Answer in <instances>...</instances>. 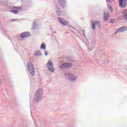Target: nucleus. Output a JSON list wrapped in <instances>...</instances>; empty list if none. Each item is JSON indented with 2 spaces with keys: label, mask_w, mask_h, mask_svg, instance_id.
<instances>
[{
  "label": "nucleus",
  "mask_w": 127,
  "mask_h": 127,
  "mask_svg": "<svg viewBox=\"0 0 127 127\" xmlns=\"http://www.w3.org/2000/svg\"><path fill=\"white\" fill-rule=\"evenodd\" d=\"M43 95V91H42V89H40L37 90L36 93V95L35 96V99L36 102H38L40 98H41V96Z\"/></svg>",
  "instance_id": "nucleus-2"
},
{
  "label": "nucleus",
  "mask_w": 127,
  "mask_h": 127,
  "mask_svg": "<svg viewBox=\"0 0 127 127\" xmlns=\"http://www.w3.org/2000/svg\"><path fill=\"white\" fill-rule=\"evenodd\" d=\"M66 75L67 76V78L69 79V80H71V81H74L75 78L72 74L67 73L66 74Z\"/></svg>",
  "instance_id": "nucleus-11"
},
{
  "label": "nucleus",
  "mask_w": 127,
  "mask_h": 127,
  "mask_svg": "<svg viewBox=\"0 0 127 127\" xmlns=\"http://www.w3.org/2000/svg\"><path fill=\"white\" fill-rule=\"evenodd\" d=\"M27 68L30 74H31L32 76H34L35 74V69L31 63H28Z\"/></svg>",
  "instance_id": "nucleus-1"
},
{
  "label": "nucleus",
  "mask_w": 127,
  "mask_h": 127,
  "mask_svg": "<svg viewBox=\"0 0 127 127\" xmlns=\"http://www.w3.org/2000/svg\"><path fill=\"white\" fill-rule=\"evenodd\" d=\"M58 19H59L60 23L63 24V25H67V24H68V22H67V21H66V20H65L64 18L58 17Z\"/></svg>",
  "instance_id": "nucleus-9"
},
{
  "label": "nucleus",
  "mask_w": 127,
  "mask_h": 127,
  "mask_svg": "<svg viewBox=\"0 0 127 127\" xmlns=\"http://www.w3.org/2000/svg\"><path fill=\"white\" fill-rule=\"evenodd\" d=\"M123 13L124 18H125V19H127V10H124Z\"/></svg>",
  "instance_id": "nucleus-13"
},
{
  "label": "nucleus",
  "mask_w": 127,
  "mask_h": 127,
  "mask_svg": "<svg viewBox=\"0 0 127 127\" xmlns=\"http://www.w3.org/2000/svg\"><path fill=\"white\" fill-rule=\"evenodd\" d=\"M96 26H97L98 28H100V26H101V24L100 23V22L99 21H97L92 23V28H93L94 30H95V28H96Z\"/></svg>",
  "instance_id": "nucleus-8"
},
{
  "label": "nucleus",
  "mask_w": 127,
  "mask_h": 127,
  "mask_svg": "<svg viewBox=\"0 0 127 127\" xmlns=\"http://www.w3.org/2000/svg\"><path fill=\"white\" fill-rule=\"evenodd\" d=\"M14 21H16V19H13L11 20V22H13Z\"/></svg>",
  "instance_id": "nucleus-19"
},
{
  "label": "nucleus",
  "mask_w": 127,
  "mask_h": 127,
  "mask_svg": "<svg viewBox=\"0 0 127 127\" xmlns=\"http://www.w3.org/2000/svg\"><path fill=\"white\" fill-rule=\"evenodd\" d=\"M127 4V0H119V6L120 7H125Z\"/></svg>",
  "instance_id": "nucleus-6"
},
{
  "label": "nucleus",
  "mask_w": 127,
  "mask_h": 127,
  "mask_svg": "<svg viewBox=\"0 0 127 127\" xmlns=\"http://www.w3.org/2000/svg\"><path fill=\"white\" fill-rule=\"evenodd\" d=\"M41 55V53L40 51H38L35 53V56H40Z\"/></svg>",
  "instance_id": "nucleus-15"
},
{
  "label": "nucleus",
  "mask_w": 127,
  "mask_h": 127,
  "mask_svg": "<svg viewBox=\"0 0 127 127\" xmlns=\"http://www.w3.org/2000/svg\"><path fill=\"white\" fill-rule=\"evenodd\" d=\"M112 0H107V1H109V2H111Z\"/></svg>",
  "instance_id": "nucleus-21"
},
{
  "label": "nucleus",
  "mask_w": 127,
  "mask_h": 127,
  "mask_svg": "<svg viewBox=\"0 0 127 127\" xmlns=\"http://www.w3.org/2000/svg\"><path fill=\"white\" fill-rule=\"evenodd\" d=\"M45 55H47V53L45 52Z\"/></svg>",
  "instance_id": "nucleus-22"
},
{
  "label": "nucleus",
  "mask_w": 127,
  "mask_h": 127,
  "mask_svg": "<svg viewBox=\"0 0 127 127\" xmlns=\"http://www.w3.org/2000/svg\"><path fill=\"white\" fill-rule=\"evenodd\" d=\"M13 8L14 9H17V8H18V7H14Z\"/></svg>",
  "instance_id": "nucleus-20"
},
{
  "label": "nucleus",
  "mask_w": 127,
  "mask_h": 127,
  "mask_svg": "<svg viewBox=\"0 0 127 127\" xmlns=\"http://www.w3.org/2000/svg\"><path fill=\"white\" fill-rule=\"evenodd\" d=\"M73 64L70 63H65L60 65V68L62 69H66L67 68H71Z\"/></svg>",
  "instance_id": "nucleus-4"
},
{
  "label": "nucleus",
  "mask_w": 127,
  "mask_h": 127,
  "mask_svg": "<svg viewBox=\"0 0 127 127\" xmlns=\"http://www.w3.org/2000/svg\"><path fill=\"white\" fill-rule=\"evenodd\" d=\"M59 3L62 6V7H64V5H66V1L65 0H58Z\"/></svg>",
  "instance_id": "nucleus-10"
},
{
  "label": "nucleus",
  "mask_w": 127,
  "mask_h": 127,
  "mask_svg": "<svg viewBox=\"0 0 127 127\" xmlns=\"http://www.w3.org/2000/svg\"><path fill=\"white\" fill-rule=\"evenodd\" d=\"M12 13L16 14V13H18V11L16 10H12Z\"/></svg>",
  "instance_id": "nucleus-16"
},
{
  "label": "nucleus",
  "mask_w": 127,
  "mask_h": 127,
  "mask_svg": "<svg viewBox=\"0 0 127 127\" xmlns=\"http://www.w3.org/2000/svg\"><path fill=\"white\" fill-rule=\"evenodd\" d=\"M57 14H58V15H59V16L61 15V10H59V11L57 12Z\"/></svg>",
  "instance_id": "nucleus-17"
},
{
  "label": "nucleus",
  "mask_w": 127,
  "mask_h": 127,
  "mask_svg": "<svg viewBox=\"0 0 127 127\" xmlns=\"http://www.w3.org/2000/svg\"><path fill=\"white\" fill-rule=\"evenodd\" d=\"M109 16H110V13L108 10H105L104 13L103 19L104 21H107L109 19Z\"/></svg>",
  "instance_id": "nucleus-5"
},
{
  "label": "nucleus",
  "mask_w": 127,
  "mask_h": 127,
  "mask_svg": "<svg viewBox=\"0 0 127 127\" xmlns=\"http://www.w3.org/2000/svg\"><path fill=\"white\" fill-rule=\"evenodd\" d=\"M126 30H127V27H122L117 30L115 34H117V33H121V32H124Z\"/></svg>",
  "instance_id": "nucleus-7"
},
{
  "label": "nucleus",
  "mask_w": 127,
  "mask_h": 127,
  "mask_svg": "<svg viewBox=\"0 0 127 127\" xmlns=\"http://www.w3.org/2000/svg\"><path fill=\"white\" fill-rule=\"evenodd\" d=\"M29 36V33L27 32H25L21 34L20 37H21V38H25V37H28Z\"/></svg>",
  "instance_id": "nucleus-12"
},
{
  "label": "nucleus",
  "mask_w": 127,
  "mask_h": 127,
  "mask_svg": "<svg viewBox=\"0 0 127 127\" xmlns=\"http://www.w3.org/2000/svg\"><path fill=\"white\" fill-rule=\"evenodd\" d=\"M114 22H115V19H111L110 21V23H113Z\"/></svg>",
  "instance_id": "nucleus-18"
},
{
  "label": "nucleus",
  "mask_w": 127,
  "mask_h": 127,
  "mask_svg": "<svg viewBox=\"0 0 127 127\" xmlns=\"http://www.w3.org/2000/svg\"><path fill=\"white\" fill-rule=\"evenodd\" d=\"M47 67L48 68L49 70L51 72H54L55 69L53 67V62L51 60H49L48 63L47 64Z\"/></svg>",
  "instance_id": "nucleus-3"
},
{
  "label": "nucleus",
  "mask_w": 127,
  "mask_h": 127,
  "mask_svg": "<svg viewBox=\"0 0 127 127\" xmlns=\"http://www.w3.org/2000/svg\"><path fill=\"white\" fill-rule=\"evenodd\" d=\"M46 48V45H45V44L42 43L41 46V49H45Z\"/></svg>",
  "instance_id": "nucleus-14"
}]
</instances>
